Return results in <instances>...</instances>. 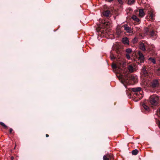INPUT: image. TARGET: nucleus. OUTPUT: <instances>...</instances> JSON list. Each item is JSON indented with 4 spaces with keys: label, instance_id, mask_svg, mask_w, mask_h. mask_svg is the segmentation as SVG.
Here are the masks:
<instances>
[{
    "label": "nucleus",
    "instance_id": "nucleus-23",
    "mask_svg": "<svg viewBox=\"0 0 160 160\" xmlns=\"http://www.w3.org/2000/svg\"><path fill=\"white\" fill-rule=\"evenodd\" d=\"M128 2V3L129 4H131L134 3L135 2L134 0H126Z\"/></svg>",
    "mask_w": 160,
    "mask_h": 160
},
{
    "label": "nucleus",
    "instance_id": "nucleus-11",
    "mask_svg": "<svg viewBox=\"0 0 160 160\" xmlns=\"http://www.w3.org/2000/svg\"><path fill=\"white\" fill-rule=\"evenodd\" d=\"M122 42L124 44H129V41L127 37L124 38L122 39Z\"/></svg>",
    "mask_w": 160,
    "mask_h": 160
},
{
    "label": "nucleus",
    "instance_id": "nucleus-13",
    "mask_svg": "<svg viewBox=\"0 0 160 160\" xmlns=\"http://www.w3.org/2000/svg\"><path fill=\"white\" fill-rule=\"evenodd\" d=\"M132 19L134 21L137 22V23H139V22H140L139 19L135 15L133 16L132 17Z\"/></svg>",
    "mask_w": 160,
    "mask_h": 160
},
{
    "label": "nucleus",
    "instance_id": "nucleus-26",
    "mask_svg": "<svg viewBox=\"0 0 160 160\" xmlns=\"http://www.w3.org/2000/svg\"><path fill=\"white\" fill-rule=\"evenodd\" d=\"M109 24H110L109 22H105L104 23H103V26H104V27H105V26H108Z\"/></svg>",
    "mask_w": 160,
    "mask_h": 160
},
{
    "label": "nucleus",
    "instance_id": "nucleus-19",
    "mask_svg": "<svg viewBox=\"0 0 160 160\" xmlns=\"http://www.w3.org/2000/svg\"><path fill=\"white\" fill-rule=\"evenodd\" d=\"M110 58L112 60H114L116 59V57L114 56L113 54L111 52H110Z\"/></svg>",
    "mask_w": 160,
    "mask_h": 160
},
{
    "label": "nucleus",
    "instance_id": "nucleus-37",
    "mask_svg": "<svg viewBox=\"0 0 160 160\" xmlns=\"http://www.w3.org/2000/svg\"><path fill=\"white\" fill-rule=\"evenodd\" d=\"M159 127H160V121L159 122Z\"/></svg>",
    "mask_w": 160,
    "mask_h": 160
},
{
    "label": "nucleus",
    "instance_id": "nucleus-33",
    "mask_svg": "<svg viewBox=\"0 0 160 160\" xmlns=\"http://www.w3.org/2000/svg\"><path fill=\"white\" fill-rule=\"evenodd\" d=\"M118 2H119L120 3H122V0H118Z\"/></svg>",
    "mask_w": 160,
    "mask_h": 160
},
{
    "label": "nucleus",
    "instance_id": "nucleus-17",
    "mask_svg": "<svg viewBox=\"0 0 160 160\" xmlns=\"http://www.w3.org/2000/svg\"><path fill=\"white\" fill-rule=\"evenodd\" d=\"M142 108H143L145 110L148 111L149 109V107L146 105L145 103H143L142 107Z\"/></svg>",
    "mask_w": 160,
    "mask_h": 160
},
{
    "label": "nucleus",
    "instance_id": "nucleus-34",
    "mask_svg": "<svg viewBox=\"0 0 160 160\" xmlns=\"http://www.w3.org/2000/svg\"><path fill=\"white\" fill-rule=\"evenodd\" d=\"M106 1L110 2L112 1V0H105Z\"/></svg>",
    "mask_w": 160,
    "mask_h": 160
},
{
    "label": "nucleus",
    "instance_id": "nucleus-12",
    "mask_svg": "<svg viewBox=\"0 0 160 160\" xmlns=\"http://www.w3.org/2000/svg\"><path fill=\"white\" fill-rule=\"evenodd\" d=\"M140 48L143 51H145L146 50L145 46L143 43H141L140 45Z\"/></svg>",
    "mask_w": 160,
    "mask_h": 160
},
{
    "label": "nucleus",
    "instance_id": "nucleus-18",
    "mask_svg": "<svg viewBox=\"0 0 160 160\" xmlns=\"http://www.w3.org/2000/svg\"><path fill=\"white\" fill-rule=\"evenodd\" d=\"M138 152V151L137 149H134L132 151V154L134 155H137Z\"/></svg>",
    "mask_w": 160,
    "mask_h": 160
},
{
    "label": "nucleus",
    "instance_id": "nucleus-35",
    "mask_svg": "<svg viewBox=\"0 0 160 160\" xmlns=\"http://www.w3.org/2000/svg\"><path fill=\"white\" fill-rule=\"evenodd\" d=\"M11 160H13L14 159V158L13 156H12L11 158Z\"/></svg>",
    "mask_w": 160,
    "mask_h": 160
},
{
    "label": "nucleus",
    "instance_id": "nucleus-36",
    "mask_svg": "<svg viewBox=\"0 0 160 160\" xmlns=\"http://www.w3.org/2000/svg\"><path fill=\"white\" fill-rule=\"evenodd\" d=\"M49 135L48 134H46V137H49Z\"/></svg>",
    "mask_w": 160,
    "mask_h": 160
},
{
    "label": "nucleus",
    "instance_id": "nucleus-22",
    "mask_svg": "<svg viewBox=\"0 0 160 160\" xmlns=\"http://www.w3.org/2000/svg\"><path fill=\"white\" fill-rule=\"evenodd\" d=\"M149 34H150L151 36H153L155 35V33L153 30H152L150 31Z\"/></svg>",
    "mask_w": 160,
    "mask_h": 160
},
{
    "label": "nucleus",
    "instance_id": "nucleus-4",
    "mask_svg": "<svg viewBox=\"0 0 160 160\" xmlns=\"http://www.w3.org/2000/svg\"><path fill=\"white\" fill-rule=\"evenodd\" d=\"M158 97L156 96H151L149 99L150 104L152 107L157 106L158 104Z\"/></svg>",
    "mask_w": 160,
    "mask_h": 160
},
{
    "label": "nucleus",
    "instance_id": "nucleus-29",
    "mask_svg": "<svg viewBox=\"0 0 160 160\" xmlns=\"http://www.w3.org/2000/svg\"><path fill=\"white\" fill-rule=\"evenodd\" d=\"M149 59L151 60V61L153 63H154V64L155 63L156 61L154 59L152 58H149Z\"/></svg>",
    "mask_w": 160,
    "mask_h": 160
},
{
    "label": "nucleus",
    "instance_id": "nucleus-14",
    "mask_svg": "<svg viewBox=\"0 0 160 160\" xmlns=\"http://www.w3.org/2000/svg\"><path fill=\"white\" fill-rule=\"evenodd\" d=\"M145 15L143 10L142 9H140L139 10V16L141 17H143Z\"/></svg>",
    "mask_w": 160,
    "mask_h": 160
},
{
    "label": "nucleus",
    "instance_id": "nucleus-9",
    "mask_svg": "<svg viewBox=\"0 0 160 160\" xmlns=\"http://www.w3.org/2000/svg\"><path fill=\"white\" fill-rule=\"evenodd\" d=\"M123 27L124 29L127 32L131 33L132 32V29L131 28L129 27L127 24H124L122 26Z\"/></svg>",
    "mask_w": 160,
    "mask_h": 160
},
{
    "label": "nucleus",
    "instance_id": "nucleus-8",
    "mask_svg": "<svg viewBox=\"0 0 160 160\" xmlns=\"http://www.w3.org/2000/svg\"><path fill=\"white\" fill-rule=\"evenodd\" d=\"M138 60L139 61L140 63L144 62L145 58L143 54L140 52H138Z\"/></svg>",
    "mask_w": 160,
    "mask_h": 160
},
{
    "label": "nucleus",
    "instance_id": "nucleus-7",
    "mask_svg": "<svg viewBox=\"0 0 160 160\" xmlns=\"http://www.w3.org/2000/svg\"><path fill=\"white\" fill-rule=\"evenodd\" d=\"M103 160H114V157L111 154H107L103 157Z\"/></svg>",
    "mask_w": 160,
    "mask_h": 160
},
{
    "label": "nucleus",
    "instance_id": "nucleus-6",
    "mask_svg": "<svg viewBox=\"0 0 160 160\" xmlns=\"http://www.w3.org/2000/svg\"><path fill=\"white\" fill-rule=\"evenodd\" d=\"M113 49L115 51L118 56L121 57V53L122 52V50L121 46H115L113 48Z\"/></svg>",
    "mask_w": 160,
    "mask_h": 160
},
{
    "label": "nucleus",
    "instance_id": "nucleus-16",
    "mask_svg": "<svg viewBox=\"0 0 160 160\" xmlns=\"http://www.w3.org/2000/svg\"><path fill=\"white\" fill-rule=\"evenodd\" d=\"M128 68L130 72H133L134 68L132 65H128Z\"/></svg>",
    "mask_w": 160,
    "mask_h": 160
},
{
    "label": "nucleus",
    "instance_id": "nucleus-15",
    "mask_svg": "<svg viewBox=\"0 0 160 160\" xmlns=\"http://www.w3.org/2000/svg\"><path fill=\"white\" fill-rule=\"evenodd\" d=\"M154 14L152 12H150L149 14V17L150 20H154Z\"/></svg>",
    "mask_w": 160,
    "mask_h": 160
},
{
    "label": "nucleus",
    "instance_id": "nucleus-1",
    "mask_svg": "<svg viewBox=\"0 0 160 160\" xmlns=\"http://www.w3.org/2000/svg\"><path fill=\"white\" fill-rule=\"evenodd\" d=\"M112 67L116 71L117 76L126 88H128L127 85L133 84L138 82V80L136 77L128 73L125 70L122 62H118L116 64H113Z\"/></svg>",
    "mask_w": 160,
    "mask_h": 160
},
{
    "label": "nucleus",
    "instance_id": "nucleus-25",
    "mask_svg": "<svg viewBox=\"0 0 160 160\" xmlns=\"http://www.w3.org/2000/svg\"><path fill=\"white\" fill-rule=\"evenodd\" d=\"M142 88L140 87H137L136 88H132L131 90H142Z\"/></svg>",
    "mask_w": 160,
    "mask_h": 160
},
{
    "label": "nucleus",
    "instance_id": "nucleus-21",
    "mask_svg": "<svg viewBox=\"0 0 160 160\" xmlns=\"http://www.w3.org/2000/svg\"><path fill=\"white\" fill-rule=\"evenodd\" d=\"M150 31V30L148 28H146L145 29V33L147 34H149Z\"/></svg>",
    "mask_w": 160,
    "mask_h": 160
},
{
    "label": "nucleus",
    "instance_id": "nucleus-30",
    "mask_svg": "<svg viewBox=\"0 0 160 160\" xmlns=\"http://www.w3.org/2000/svg\"><path fill=\"white\" fill-rule=\"evenodd\" d=\"M98 32H102V28L99 27L97 29Z\"/></svg>",
    "mask_w": 160,
    "mask_h": 160
},
{
    "label": "nucleus",
    "instance_id": "nucleus-10",
    "mask_svg": "<svg viewBox=\"0 0 160 160\" xmlns=\"http://www.w3.org/2000/svg\"><path fill=\"white\" fill-rule=\"evenodd\" d=\"M158 81L157 80H154L152 82V86L154 88L158 87Z\"/></svg>",
    "mask_w": 160,
    "mask_h": 160
},
{
    "label": "nucleus",
    "instance_id": "nucleus-3",
    "mask_svg": "<svg viewBox=\"0 0 160 160\" xmlns=\"http://www.w3.org/2000/svg\"><path fill=\"white\" fill-rule=\"evenodd\" d=\"M141 73L142 76L144 77H150L151 72L150 71V69L148 67L143 66L141 71Z\"/></svg>",
    "mask_w": 160,
    "mask_h": 160
},
{
    "label": "nucleus",
    "instance_id": "nucleus-39",
    "mask_svg": "<svg viewBox=\"0 0 160 160\" xmlns=\"http://www.w3.org/2000/svg\"><path fill=\"white\" fill-rule=\"evenodd\" d=\"M113 1V0H112V1Z\"/></svg>",
    "mask_w": 160,
    "mask_h": 160
},
{
    "label": "nucleus",
    "instance_id": "nucleus-32",
    "mask_svg": "<svg viewBox=\"0 0 160 160\" xmlns=\"http://www.w3.org/2000/svg\"><path fill=\"white\" fill-rule=\"evenodd\" d=\"M13 129L12 128H10L9 129V132L10 134H12Z\"/></svg>",
    "mask_w": 160,
    "mask_h": 160
},
{
    "label": "nucleus",
    "instance_id": "nucleus-2",
    "mask_svg": "<svg viewBox=\"0 0 160 160\" xmlns=\"http://www.w3.org/2000/svg\"><path fill=\"white\" fill-rule=\"evenodd\" d=\"M143 91H126L127 94L130 98H132L135 102H137L142 98L143 95L141 93Z\"/></svg>",
    "mask_w": 160,
    "mask_h": 160
},
{
    "label": "nucleus",
    "instance_id": "nucleus-20",
    "mask_svg": "<svg viewBox=\"0 0 160 160\" xmlns=\"http://www.w3.org/2000/svg\"><path fill=\"white\" fill-rule=\"evenodd\" d=\"M156 73L158 76H160V67L156 70Z\"/></svg>",
    "mask_w": 160,
    "mask_h": 160
},
{
    "label": "nucleus",
    "instance_id": "nucleus-31",
    "mask_svg": "<svg viewBox=\"0 0 160 160\" xmlns=\"http://www.w3.org/2000/svg\"><path fill=\"white\" fill-rule=\"evenodd\" d=\"M126 57H127V58L128 59H129L130 58V56L129 55V54H126Z\"/></svg>",
    "mask_w": 160,
    "mask_h": 160
},
{
    "label": "nucleus",
    "instance_id": "nucleus-5",
    "mask_svg": "<svg viewBox=\"0 0 160 160\" xmlns=\"http://www.w3.org/2000/svg\"><path fill=\"white\" fill-rule=\"evenodd\" d=\"M104 10H103L102 14L104 16L109 17L111 14V13L113 12V8L111 7H107L105 6L104 7Z\"/></svg>",
    "mask_w": 160,
    "mask_h": 160
},
{
    "label": "nucleus",
    "instance_id": "nucleus-27",
    "mask_svg": "<svg viewBox=\"0 0 160 160\" xmlns=\"http://www.w3.org/2000/svg\"><path fill=\"white\" fill-rule=\"evenodd\" d=\"M138 40V38L135 37L133 40L132 42L133 43H136L137 42Z\"/></svg>",
    "mask_w": 160,
    "mask_h": 160
},
{
    "label": "nucleus",
    "instance_id": "nucleus-24",
    "mask_svg": "<svg viewBox=\"0 0 160 160\" xmlns=\"http://www.w3.org/2000/svg\"><path fill=\"white\" fill-rule=\"evenodd\" d=\"M0 125L3 126L5 129H7L8 127L5 125L4 123L2 122H0Z\"/></svg>",
    "mask_w": 160,
    "mask_h": 160
},
{
    "label": "nucleus",
    "instance_id": "nucleus-28",
    "mask_svg": "<svg viewBox=\"0 0 160 160\" xmlns=\"http://www.w3.org/2000/svg\"><path fill=\"white\" fill-rule=\"evenodd\" d=\"M126 51L128 53H130L132 52V50L131 49H130V48H128V49H126Z\"/></svg>",
    "mask_w": 160,
    "mask_h": 160
},
{
    "label": "nucleus",
    "instance_id": "nucleus-38",
    "mask_svg": "<svg viewBox=\"0 0 160 160\" xmlns=\"http://www.w3.org/2000/svg\"><path fill=\"white\" fill-rule=\"evenodd\" d=\"M159 112L160 113V108H159Z\"/></svg>",
    "mask_w": 160,
    "mask_h": 160
}]
</instances>
